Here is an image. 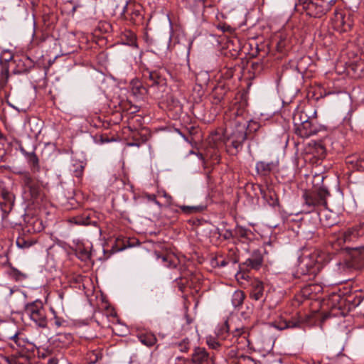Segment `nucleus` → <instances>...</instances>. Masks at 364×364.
<instances>
[{"label":"nucleus","instance_id":"f257e3e1","mask_svg":"<svg viewBox=\"0 0 364 364\" xmlns=\"http://www.w3.org/2000/svg\"><path fill=\"white\" fill-rule=\"evenodd\" d=\"M164 69L151 70L146 68L142 70V78L146 86L140 82H136L133 85L132 91L134 94L145 95L149 92L156 95L157 97H162L161 94L167 90V80L164 76Z\"/></svg>","mask_w":364,"mask_h":364},{"label":"nucleus","instance_id":"f03ea898","mask_svg":"<svg viewBox=\"0 0 364 364\" xmlns=\"http://www.w3.org/2000/svg\"><path fill=\"white\" fill-rule=\"evenodd\" d=\"M364 300V291H355L348 294L333 293L329 298V306L332 311L338 310L334 314L345 316L351 310L358 306Z\"/></svg>","mask_w":364,"mask_h":364},{"label":"nucleus","instance_id":"7ed1b4c3","mask_svg":"<svg viewBox=\"0 0 364 364\" xmlns=\"http://www.w3.org/2000/svg\"><path fill=\"white\" fill-rule=\"evenodd\" d=\"M21 181L25 193L28 194L27 197L33 204L41 206L47 201L42 181L28 172L23 174Z\"/></svg>","mask_w":364,"mask_h":364},{"label":"nucleus","instance_id":"20e7f679","mask_svg":"<svg viewBox=\"0 0 364 364\" xmlns=\"http://www.w3.org/2000/svg\"><path fill=\"white\" fill-rule=\"evenodd\" d=\"M337 0H296L295 9L305 11L309 16L321 18L326 15Z\"/></svg>","mask_w":364,"mask_h":364},{"label":"nucleus","instance_id":"39448f33","mask_svg":"<svg viewBox=\"0 0 364 364\" xmlns=\"http://www.w3.org/2000/svg\"><path fill=\"white\" fill-rule=\"evenodd\" d=\"M330 192L326 187L321 186L311 190H305L302 198L304 207L306 213L316 211L320 207L327 208V198Z\"/></svg>","mask_w":364,"mask_h":364},{"label":"nucleus","instance_id":"423d86ee","mask_svg":"<svg viewBox=\"0 0 364 364\" xmlns=\"http://www.w3.org/2000/svg\"><path fill=\"white\" fill-rule=\"evenodd\" d=\"M226 132V146L228 151L232 155H236L243 147V144L247 139L245 123L235 122L233 127H230Z\"/></svg>","mask_w":364,"mask_h":364},{"label":"nucleus","instance_id":"0eeeda50","mask_svg":"<svg viewBox=\"0 0 364 364\" xmlns=\"http://www.w3.org/2000/svg\"><path fill=\"white\" fill-rule=\"evenodd\" d=\"M24 312L39 327L45 328L47 326L46 310L41 300L37 299L34 301L26 304L24 306Z\"/></svg>","mask_w":364,"mask_h":364},{"label":"nucleus","instance_id":"6e6552de","mask_svg":"<svg viewBox=\"0 0 364 364\" xmlns=\"http://www.w3.org/2000/svg\"><path fill=\"white\" fill-rule=\"evenodd\" d=\"M121 17L134 25L143 24L144 11L141 5L127 1L123 6Z\"/></svg>","mask_w":364,"mask_h":364},{"label":"nucleus","instance_id":"1a4fd4ad","mask_svg":"<svg viewBox=\"0 0 364 364\" xmlns=\"http://www.w3.org/2000/svg\"><path fill=\"white\" fill-rule=\"evenodd\" d=\"M360 235V230L357 227L349 228L341 236L330 240L329 243L336 252L341 251V247L346 246L345 244L355 241Z\"/></svg>","mask_w":364,"mask_h":364},{"label":"nucleus","instance_id":"9d476101","mask_svg":"<svg viewBox=\"0 0 364 364\" xmlns=\"http://www.w3.org/2000/svg\"><path fill=\"white\" fill-rule=\"evenodd\" d=\"M221 139L222 136L220 133L211 134L208 139L209 147L207 148L205 156L201 153L198 154L200 159L204 161L205 158H208L213 164H218L220 156L218 147V144L221 143Z\"/></svg>","mask_w":364,"mask_h":364},{"label":"nucleus","instance_id":"9b49d317","mask_svg":"<svg viewBox=\"0 0 364 364\" xmlns=\"http://www.w3.org/2000/svg\"><path fill=\"white\" fill-rule=\"evenodd\" d=\"M323 128V127L318 123L316 112L314 111L306 122L300 128H295V133L302 138H308L310 136L316 134Z\"/></svg>","mask_w":364,"mask_h":364},{"label":"nucleus","instance_id":"f8f14e48","mask_svg":"<svg viewBox=\"0 0 364 364\" xmlns=\"http://www.w3.org/2000/svg\"><path fill=\"white\" fill-rule=\"evenodd\" d=\"M320 267V264L314 261V256H305L300 258L296 274L298 277L309 275L314 277Z\"/></svg>","mask_w":364,"mask_h":364},{"label":"nucleus","instance_id":"ddd939ff","mask_svg":"<svg viewBox=\"0 0 364 364\" xmlns=\"http://www.w3.org/2000/svg\"><path fill=\"white\" fill-rule=\"evenodd\" d=\"M103 218L104 216L101 213H97L92 210H86L81 214L73 217L72 221L77 225L98 227Z\"/></svg>","mask_w":364,"mask_h":364},{"label":"nucleus","instance_id":"4468645a","mask_svg":"<svg viewBox=\"0 0 364 364\" xmlns=\"http://www.w3.org/2000/svg\"><path fill=\"white\" fill-rule=\"evenodd\" d=\"M23 220L24 225L22 228L23 233H38L43 230L45 228L43 220L38 215L26 214Z\"/></svg>","mask_w":364,"mask_h":364},{"label":"nucleus","instance_id":"2eb2a0df","mask_svg":"<svg viewBox=\"0 0 364 364\" xmlns=\"http://www.w3.org/2000/svg\"><path fill=\"white\" fill-rule=\"evenodd\" d=\"M341 252H346L349 256V261L356 268L364 266V247H353L346 245L341 247Z\"/></svg>","mask_w":364,"mask_h":364},{"label":"nucleus","instance_id":"dca6fc26","mask_svg":"<svg viewBox=\"0 0 364 364\" xmlns=\"http://www.w3.org/2000/svg\"><path fill=\"white\" fill-rule=\"evenodd\" d=\"M15 68L13 73L15 75H26L35 68V62L27 55L16 56L14 60Z\"/></svg>","mask_w":364,"mask_h":364},{"label":"nucleus","instance_id":"f3484780","mask_svg":"<svg viewBox=\"0 0 364 364\" xmlns=\"http://www.w3.org/2000/svg\"><path fill=\"white\" fill-rule=\"evenodd\" d=\"M255 190H258L263 200L271 207H279V197L272 188L260 184L253 185Z\"/></svg>","mask_w":364,"mask_h":364},{"label":"nucleus","instance_id":"a211bd4d","mask_svg":"<svg viewBox=\"0 0 364 364\" xmlns=\"http://www.w3.org/2000/svg\"><path fill=\"white\" fill-rule=\"evenodd\" d=\"M333 21L334 26L342 32L349 31L353 24V21L349 14L346 16L337 10L334 11Z\"/></svg>","mask_w":364,"mask_h":364},{"label":"nucleus","instance_id":"6ab92c4d","mask_svg":"<svg viewBox=\"0 0 364 364\" xmlns=\"http://www.w3.org/2000/svg\"><path fill=\"white\" fill-rule=\"evenodd\" d=\"M230 92V87L229 83L220 80L214 87L211 93L213 103L218 105L225 101Z\"/></svg>","mask_w":364,"mask_h":364},{"label":"nucleus","instance_id":"aec40b11","mask_svg":"<svg viewBox=\"0 0 364 364\" xmlns=\"http://www.w3.org/2000/svg\"><path fill=\"white\" fill-rule=\"evenodd\" d=\"M16 58L13 53L9 50H4L0 55V65L1 67V80L6 84L9 77V62Z\"/></svg>","mask_w":364,"mask_h":364},{"label":"nucleus","instance_id":"412c9836","mask_svg":"<svg viewBox=\"0 0 364 364\" xmlns=\"http://www.w3.org/2000/svg\"><path fill=\"white\" fill-rule=\"evenodd\" d=\"M345 162L352 171H364V153H355L346 157Z\"/></svg>","mask_w":364,"mask_h":364},{"label":"nucleus","instance_id":"4be33fe9","mask_svg":"<svg viewBox=\"0 0 364 364\" xmlns=\"http://www.w3.org/2000/svg\"><path fill=\"white\" fill-rule=\"evenodd\" d=\"M263 264V256L259 250H253L250 258L247 259L245 262L242 264L243 268L247 270L255 269L258 270L261 268Z\"/></svg>","mask_w":364,"mask_h":364},{"label":"nucleus","instance_id":"5701e85b","mask_svg":"<svg viewBox=\"0 0 364 364\" xmlns=\"http://www.w3.org/2000/svg\"><path fill=\"white\" fill-rule=\"evenodd\" d=\"M213 358L204 348L196 347L191 355V363L193 364H213Z\"/></svg>","mask_w":364,"mask_h":364},{"label":"nucleus","instance_id":"b1692460","mask_svg":"<svg viewBox=\"0 0 364 364\" xmlns=\"http://www.w3.org/2000/svg\"><path fill=\"white\" fill-rule=\"evenodd\" d=\"M278 161L267 162L265 161H259L256 163L255 170L259 176L267 177L278 166Z\"/></svg>","mask_w":364,"mask_h":364},{"label":"nucleus","instance_id":"393cba45","mask_svg":"<svg viewBox=\"0 0 364 364\" xmlns=\"http://www.w3.org/2000/svg\"><path fill=\"white\" fill-rule=\"evenodd\" d=\"M304 319L299 318H291V319H282L278 321L276 327L279 330L287 328H304L305 326Z\"/></svg>","mask_w":364,"mask_h":364},{"label":"nucleus","instance_id":"a878e982","mask_svg":"<svg viewBox=\"0 0 364 364\" xmlns=\"http://www.w3.org/2000/svg\"><path fill=\"white\" fill-rule=\"evenodd\" d=\"M14 203V196L9 191L3 189L0 191V208L4 213L11 210Z\"/></svg>","mask_w":364,"mask_h":364},{"label":"nucleus","instance_id":"bb28decb","mask_svg":"<svg viewBox=\"0 0 364 364\" xmlns=\"http://www.w3.org/2000/svg\"><path fill=\"white\" fill-rule=\"evenodd\" d=\"M235 239L242 242H249L254 238V233L248 228L237 225L235 228Z\"/></svg>","mask_w":364,"mask_h":364},{"label":"nucleus","instance_id":"cd10ccee","mask_svg":"<svg viewBox=\"0 0 364 364\" xmlns=\"http://www.w3.org/2000/svg\"><path fill=\"white\" fill-rule=\"evenodd\" d=\"M347 73L354 78L364 77V63L363 62L350 63L346 68Z\"/></svg>","mask_w":364,"mask_h":364},{"label":"nucleus","instance_id":"c85d7f7f","mask_svg":"<svg viewBox=\"0 0 364 364\" xmlns=\"http://www.w3.org/2000/svg\"><path fill=\"white\" fill-rule=\"evenodd\" d=\"M11 348L14 349V352L11 356V360H19L29 363L31 358V353L27 350L26 347L16 348L15 346L11 344Z\"/></svg>","mask_w":364,"mask_h":364},{"label":"nucleus","instance_id":"c756f323","mask_svg":"<svg viewBox=\"0 0 364 364\" xmlns=\"http://www.w3.org/2000/svg\"><path fill=\"white\" fill-rule=\"evenodd\" d=\"M22 232V235L16 239V245L21 249H27L36 244L38 240L36 237H29Z\"/></svg>","mask_w":364,"mask_h":364},{"label":"nucleus","instance_id":"7c9ffc66","mask_svg":"<svg viewBox=\"0 0 364 364\" xmlns=\"http://www.w3.org/2000/svg\"><path fill=\"white\" fill-rule=\"evenodd\" d=\"M264 296V285L262 282L255 281L252 284L250 297L255 301H259Z\"/></svg>","mask_w":364,"mask_h":364},{"label":"nucleus","instance_id":"2f4dec72","mask_svg":"<svg viewBox=\"0 0 364 364\" xmlns=\"http://www.w3.org/2000/svg\"><path fill=\"white\" fill-rule=\"evenodd\" d=\"M240 68V65L236 64L228 63L220 70V78L225 80L231 79L235 72Z\"/></svg>","mask_w":364,"mask_h":364},{"label":"nucleus","instance_id":"473e14b6","mask_svg":"<svg viewBox=\"0 0 364 364\" xmlns=\"http://www.w3.org/2000/svg\"><path fill=\"white\" fill-rule=\"evenodd\" d=\"M311 117L304 110L296 112L293 116V122L295 128H300Z\"/></svg>","mask_w":364,"mask_h":364},{"label":"nucleus","instance_id":"72a5a7b5","mask_svg":"<svg viewBox=\"0 0 364 364\" xmlns=\"http://www.w3.org/2000/svg\"><path fill=\"white\" fill-rule=\"evenodd\" d=\"M138 338L140 342L146 346L147 347H151L154 346L157 342V338L151 332H146L139 334Z\"/></svg>","mask_w":364,"mask_h":364},{"label":"nucleus","instance_id":"f704fd0d","mask_svg":"<svg viewBox=\"0 0 364 364\" xmlns=\"http://www.w3.org/2000/svg\"><path fill=\"white\" fill-rule=\"evenodd\" d=\"M319 220L323 226L326 228H330L336 223V219L332 218L331 213L324 212L322 213H318Z\"/></svg>","mask_w":364,"mask_h":364},{"label":"nucleus","instance_id":"c9c22d12","mask_svg":"<svg viewBox=\"0 0 364 364\" xmlns=\"http://www.w3.org/2000/svg\"><path fill=\"white\" fill-rule=\"evenodd\" d=\"M181 211L186 215H191L203 212L206 209V205H179Z\"/></svg>","mask_w":364,"mask_h":364},{"label":"nucleus","instance_id":"e433bc0d","mask_svg":"<svg viewBox=\"0 0 364 364\" xmlns=\"http://www.w3.org/2000/svg\"><path fill=\"white\" fill-rule=\"evenodd\" d=\"M23 336V333L18 331L9 338L14 341V344L13 346H14L16 348L26 347L28 344V341L24 338Z\"/></svg>","mask_w":364,"mask_h":364},{"label":"nucleus","instance_id":"4c0bfd02","mask_svg":"<svg viewBox=\"0 0 364 364\" xmlns=\"http://www.w3.org/2000/svg\"><path fill=\"white\" fill-rule=\"evenodd\" d=\"M21 152L23 154V156L27 159L28 164L33 167H38L39 165V160L37 155L34 151L28 152L26 151L23 147H20Z\"/></svg>","mask_w":364,"mask_h":364},{"label":"nucleus","instance_id":"58836bf2","mask_svg":"<svg viewBox=\"0 0 364 364\" xmlns=\"http://www.w3.org/2000/svg\"><path fill=\"white\" fill-rule=\"evenodd\" d=\"M245 298V294L243 291L237 290L234 291L231 299L232 304L234 306V307L237 308L243 304Z\"/></svg>","mask_w":364,"mask_h":364},{"label":"nucleus","instance_id":"ea45409f","mask_svg":"<svg viewBox=\"0 0 364 364\" xmlns=\"http://www.w3.org/2000/svg\"><path fill=\"white\" fill-rule=\"evenodd\" d=\"M9 269L7 271V274L11 278L14 279L16 282L22 281L26 278V275L25 274L12 267L11 264H9Z\"/></svg>","mask_w":364,"mask_h":364},{"label":"nucleus","instance_id":"a19ab883","mask_svg":"<svg viewBox=\"0 0 364 364\" xmlns=\"http://www.w3.org/2000/svg\"><path fill=\"white\" fill-rule=\"evenodd\" d=\"M322 289V287L318 284H311L301 289V293L304 296H307L313 292H318Z\"/></svg>","mask_w":364,"mask_h":364},{"label":"nucleus","instance_id":"79ce46f5","mask_svg":"<svg viewBox=\"0 0 364 364\" xmlns=\"http://www.w3.org/2000/svg\"><path fill=\"white\" fill-rule=\"evenodd\" d=\"M155 255L157 259H161V261L164 263V265L168 267H176V264H173L171 261V256L167 254H161L159 252H155Z\"/></svg>","mask_w":364,"mask_h":364},{"label":"nucleus","instance_id":"37998d69","mask_svg":"<svg viewBox=\"0 0 364 364\" xmlns=\"http://www.w3.org/2000/svg\"><path fill=\"white\" fill-rule=\"evenodd\" d=\"M97 31L100 33H107L112 31V26L107 21H100L95 29V31Z\"/></svg>","mask_w":364,"mask_h":364},{"label":"nucleus","instance_id":"c03bdc74","mask_svg":"<svg viewBox=\"0 0 364 364\" xmlns=\"http://www.w3.org/2000/svg\"><path fill=\"white\" fill-rule=\"evenodd\" d=\"M279 39L277 40L276 43V48L278 52H283L287 44H288V40L286 36H284L282 34H280L278 36Z\"/></svg>","mask_w":364,"mask_h":364},{"label":"nucleus","instance_id":"a18cd8bd","mask_svg":"<svg viewBox=\"0 0 364 364\" xmlns=\"http://www.w3.org/2000/svg\"><path fill=\"white\" fill-rule=\"evenodd\" d=\"M269 49L268 48V45L262 44V45H256V53L252 54L253 55L264 58L269 53Z\"/></svg>","mask_w":364,"mask_h":364},{"label":"nucleus","instance_id":"49530a36","mask_svg":"<svg viewBox=\"0 0 364 364\" xmlns=\"http://www.w3.org/2000/svg\"><path fill=\"white\" fill-rule=\"evenodd\" d=\"M234 364H256V361L250 356L245 355L243 353L238 357L237 360H232Z\"/></svg>","mask_w":364,"mask_h":364},{"label":"nucleus","instance_id":"de8ad7c7","mask_svg":"<svg viewBox=\"0 0 364 364\" xmlns=\"http://www.w3.org/2000/svg\"><path fill=\"white\" fill-rule=\"evenodd\" d=\"M245 123L247 135L257 132L259 128V124L255 121L250 120Z\"/></svg>","mask_w":364,"mask_h":364},{"label":"nucleus","instance_id":"09e8293b","mask_svg":"<svg viewBox=\"0 0 364 364\" xmlns=\"http://www.w3.org/2000/svg\"><path fill=\"white\" fill-rule=\"evenodd\" d=\"M206 343L210 348L214 350H218L221 346V344L219 343L218 338L211 336L207 337Z\"/></svg>","mask_w":364,"mask_h":364},{"label":"nucleus","instance_id":"8fccbe9b","mask_svg":"<svg viewBox=\"0 0 364 364\" xmlns=\"http://www.w3.org/2000/svg\"><path fill=\"white\" fill-rule=\"evenodd\" d=\"M85 166L82 163H77L73 165L72 171L74 173V176L80 178L82 176L84 171Z\"/></svg>","mask_w":364,"mask_h":364},{"label":"nucleus","instance_id":"3c124183","mask_svg":"<svg viewBox=\"0 0 364 364\" xmlns=\"http://www.w3.org/2000/svg\"><path fill=\"white\" fill-rule=\"evenodd\" d=\"M176 345H178L181 352H187L190 348V341L188 338H186L182 341L176 343Z\"/></svg>","mask_w":364,"mask_h":364},{"label":"nucleus","instance_id":"603ef678","mask_svg":"<svg viewBox=\"0 0 364 364\" xmlns=\"http://www.w3.org/2000/svg\"><path fill=\"white\" fill-rule=\"evenodd\" d=\"M315 149L316 154L320 158H323L326 155V148L321 142L316 143Z\"/></svg>","mask_w":364,"mask_h":364},{"label":"nucleus","instance_id":"864d4df0","mask_svg":"<svg viewBox=\"0 0 364 364\" xmlns=\"http://www.w3.org/2000/svg\"><path fill=\"white\" fill-rule=\"evenodd\" d=\"M307 60H309V58H301L299 59V60L297 62L296 69L299 73H304L307 68L304 65V62Z\"/></svg>","mask_w":364,"mask_h":364},{"label":"nucleus","instance_id":"5fc2aeb1","mask_svg":"<svg viewBox=\"0 0 364 364\" xmlns=\"http://www.w3.org/2000/svg\"><path fill=\"white\" fill-rule=\"evenodd\" d=\"M235 229L233 230H231L230 229H227L225 230V232L222 234H220L221 237L225 240H230V239H235Z\"/></svg>","mask_w":364,"mask_h":364},{"label":"nucleus","instance_id":"6e6d98bb","mask_svg":"<svg viewBox=\"0 0 364 364\" xmlns=\"http://www.w3.org/2000/svg\"><path fill=\"white\" fill-rule=\"evenodd\" d=\"M237 349H231L228 351V356L230 359H233V360H237L238 357L241 355Z\"/></svg>","mask_w":364,"mask_h":364},{"label":"nucleus","instance_id":"4d7b16f0","mask_svg":"<svg viewBox=\"0 0 364 364\" xmlns=\"http://www.w3.org/2000/svg\"><path fill=\"white\" fill-rule=\"evenodd\" d=\"M126 36L127 37V40H128L127 43L129 45H130V46L136 45V37L134 35V33H133L132 32H129L128 34L126 35Z\"/></svg>","mask_w":364,"mask_h":364},{"label":"nucleus","instance_id":"13d9d810","mask_svg":"<svg viewBox=\"0 0 364 364\" xmlns=\"http://www.w3.org/2000/svg\"><path fill=\"white\" fill-rule=\"evenodd\" d=\"M162 196L165 199L164 205L166 206L171 205L173 201V198L165 191L163 192Z\"/></svg>","mask_w":364,"mask_h":364},{"label":"nucleus","instance_id":"bf43d9fd","mask_svg":"<svg viewBox=\"0 0 364 364\" xmlns=\"http://www.w3.org/2000/svg\"><path fill=\"white\" fill-rule=\"evenodd\" d=\"M79 255L82 259H87L91 257V253L86 250H80Z\"/></svg>","mask_w":364,"mask_h":364},{"label":"nucleus","instance_id":"052dcab7","mask_svg":"<svg viewBox=\"0 0 364 364\" xmlns=\"http://www.w3.org/2000/svg\"><path fill=\"white\" fill-rule=\"evenodd\" d=\"M186 130L191 136L195 135L198 132V129L193 125H191L190 127H187Z\"/></svg>","mask_w":364,"mask_h":364},{"label":"nucleus","instance_id":"680f3d73","mask_svg":"<svg viewBox=\"0 0 364 364\" xmlns=\"http://www.w3.org/2000/svg\"><path fill=\"white\" fill-rule=\"evenodd\" d=\"M99 137H100V141L101 144H103L105 142H109L111 141L107 136H105L103 135H100V136H99Z\"/></svg>","mask_w":364,"mask_h":364},{"label":"nucleus","instance_id":"e2e57ef3","mask_svg":"<svg viewBox=\"0 0 364 364\" xmlns=\"http://www.w3.org/2000/svg\"><path fill=\"white\" fill-rule=\"evenodd\" d=\"M29 363H26L23 360H11V364H28Z\"/></svg>","mask_w":364,"mask_h":364},{"label":"nucleus","instance_id":"0e129e2a","mask_svg":"<svg viewBox=\"0 0 364 364\" xmlns=\"http://www.w3.org/2000/svg\"><path fill=\"white\" fill-rule=\"evenodd\" d=\"M242 333H243V331H242L240 329L236 328L235 332H233L232 333H233V336L236 337V336H240Z\"/></svg>","mask_w":364,"mask_h":364},{"label":"nucleus","instance_id":"69168bd1","mask_svg":"<svg viewBox=\"0 0 364 364\" xmlns=\"http://www.w3.org/2000/svg\"><path fill=\"white\" fill-rule=\"evenodd\" d=\"M176 281L177 282V284L178 286V288H179L180 291H183V289L185 288V284H181L180 282H178V279Z\"/></svg>","mask_w":364,"mask_h":364},{"label":"nucleus","instance_id":"338daca9","mask_svg":"<svg viewBox=\"0 0 364 364\" xmlns=\"http://www.w3.org/2000/svg\"><path fill=\"white\" fill-rule=\"evenodd\" d=\"M221 331H225V332H228L229 331V325L228 323V322H225L223 325V326L220 329Z\"/></svg>","mask_w":364,"mask_h":364},{"label":"nucleus","instance_id":"774afa93","mask_svg":"<svg viewBox=\"0 0 364 364\" xmlns=\"http://www.w3.org/2000/svg\"><path fill=\"white\" fill-rule=\"evenodd\" d=\"M48 364H58V360L54 358H51L48 360Z\"/></svg>","mask_w":364,"mask_h":364}]
</instances>
